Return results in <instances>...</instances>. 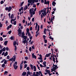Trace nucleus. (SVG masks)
I'll use <instances>...</instances> for the list:
<instances>
[{
	"instance_id": "a211bd4d",
	"label": "nucleus",
	"mask_w": 76,
	"mask_h": 76,
	"mask_svg": "<svg viewBox=\"0 0 76 76\" xmlns=\"http://www.w3.org/2000/svg\"><path fill=\"white\" fill-rule=\"evenodd\" d=\"M2 51H6V47H4V48L2 49Z\"/></svg>"
},
{
	"instance_id": "de8ad7c7",
	"label": "nucleus",
	"mask_w": 76,
	"mask_h": 76,
	"mask_svg": "<svg viewBox=\"0 0 76 76\" xmlns=\"http://www.w3.org/2000/svg\"><path fill=\"white\" fill-rule=\"evenodd\" d=\"M13 61L14 62H15L16 61V58H13Z\"/></svg>"
},
{
	"instance_id": "dca6fc26",
	"label": "nucleus",
	"mask_w": 76,
	"mask_h": 76,
	"mask_svg": "<svg viewBox=\"0 0 76 76\" xmlns=\"http://www.w3.org/2000/svg\"><path fill=\"white\" fill-rule=\"evenodd\" d=\"M54 68L55 69L57 70V69H58V67H57V65H55V66Z\"/></svg>"
},
{
	"instance_id": "4468645a",
	"label": "nucleus",
	"mask_w": 76,
	"mask_h": 76,
	"mask_svg": "<svg viewBox=\"0 0 76 76\" xmlns=\"http://www.w3.org/2000/svg\"><path fill=\"white\" fill-rule=\"evenodd\" d=\"M33 68L34 69V72H36V71H37V68H36V66H33Z\"/></svg>"
},
{
	"instance_id": "9d476101",
	"label": "nucleus",
	"mask_w": 76,
	"mask_h": 76,
	"mask_svg": "<svg viewBox=\"0 0 76 76\" xmlns=\"http://www.w3.org/2000/svg\"><path fill=\"white\" fill-rule=\"evenodd\" d=\"M45 72H48V74H50V70L46 69V70L45 71Z\"/></svg>"
},
{
	"instance_id": "8fccbe9b",
	"label": "nucleus",
	"mask_w": 76,
	"mask_h": 76,
	"mask_svg": "<svg viewBox=\"0 0 76 76\" xmlns=\"http://www.w3.org/2000/svg\"><path fill=\"white\" fill-rule=\"evenodd\" d=\"M29 67H27V70H29Z\"/></svg>"
},
{
	"instance_id": "3c124183",
	"label": "nucleus",
	"mask_w": 76,
	"mask_h": 76,
	"mask_svg": "<svg viewBox=\"0 0 76 76\" xmlns=\"http://www.w3.org/2000/svg\"><path fill=\"white\" fill-rule=\"evenodd\" d=\"M35 11H33V12H32V14L33 15H35Z\"/></svg>"
},
{
	"instance_id": "1a4fd4ad",
	"label": "nucleus",
	"mask_w": 76,
	"mask_h": 76,
	"mask_svg": "<svg viewBox=\"0 0 76 76\" xmlns=\"http://www.w3.org/2000/svg\"><path fill=\"white\" fill-rule=\"evenodd\" d=\"M26 75V72H24L22 74V76H25Z\"/></svg>"
},
{
	"instance_id": "774afa93",
	"label": "nucleus",
	"mask_w": 76,
	"mask_h": 76,
	"mask_svg": "<svg viewBox=\"0 0 76 76\" xmlns=\"http://www.w3.org/2000/svg\"><path fill=\"white\" fill-rule=\"evenodd\" d=\"M53 61H55V58H54V57H53Z\"/></svg>"
},
{
	"instance_id": "f03ea898",
	"label": "nucleus",
	"mask_w": 76,
	"mask_h": 76,
	"mask_svg": "<svg viewBox=\"0 0 76 76\" xmlns=\"http://www.w3.org/2000/svg\"><path fill=\"white\" fill-rule=\"evenodd\" d=\"M12 7H11V6H10L8 7H6L5 8V10H6L7 11H8V12H10L11 10H12Z\"/></svg>"
},
{
	"instance_id": "0eeeda50",
	"label": "nucleus",
	"mask_w": 76,
	"mask_h": 76,
	"mask_svg": "<svg viewBox=\"0 0 76 76\" xmlns=\"http://www.w3.org/2000/svg\"><path fill=\"white\" fill-rule=\"evenodd\" d=\"M50 54L51 55V53H48L47 54H46V55L45 56V57H50Z\"/></svg>"
},
{
	"instance_id": "72a5a7b5",
	"label": "nucleus",
	"mask_w": 76,
	"mask_h": 76,
	"mask_svg": "<svg viewBox=\"0 0 76 76\" xmlns=\"http://www.w3.org/2000/svg\"><path fill=\"white\" fill-rule=\"evenodd\" d=\"M49 38H50V39H52V40H54V39L53 38H52V37L51 36H50L49 37Z\"/></svg>"
},
{
	"instance_id": "9b49d317",
	"label": "nucleus",
	"mask_w": 76,
	"mask_h": 76,
	"mask_svg": "<svg viewBox=\"0 0 76 76\" xmlns=\"http://www.w3.org/2000/svg\"><path fill=\"white\" fill-rule=\"evenodd\" d=\"M56 4V3L55 2V1H53L52 2V5L53 6H55V5Z\"/></svg>"
},
{
	"instance_id": "6ab92c4d",
	"label": "nucleus",
	"mask_w": 76,
	"mask_h": 76,
	"mask_svg": "<svg viewBox=\"0 0 76 76\" xmlns=\"http://www.w3.org/2000/svg\"><path fill=\"white\" fill-rule=\"evenodd\" d=\"M22 38H23V40H25V39H27V36H24Z\"/></svg>"
},
{
	"instance_id": "5701e85b",
	"label": "nucleus",
	"mask_w": 76,
	"mask_h": 76,
	"mask_svg": "<svg viewBox=\"0 0 76 76\" xmlns=\"http://www.w3.org/2000/svg\"><path fill=\"white\" fill-rule=\"evenodd\" d=\"M40 11L41 12H44H44H45V9H44L43 10H41Z\"/></svg>"
},
{
	"instance_id": "864d4df0",
	"label": "nucleus",
	"mask_w": 76,
	"mask_h": 76,
	"mask_svg": "<svg viewBox=\"0 0 76 76\" xmlns=\"http://www.w3.org/2000/svg\"><path fill=\"white\" fill-rule=\"evenodd\" d=\"M6 51H8L9 50V48L7 47L6 48Z\"/></svg>"
},
{
	"instance_id": "052dcab7",
	"label": "nucleus",
	"mask_w": 76,
	"mask_h": 76,
	"mask_svg": "<svg viewBox=\"0 0 76 76\" xmlns=\"http://www.w3.org/2000/svg\"><path fill=\"white\" fill-rule=\"evenodd\" d=\"M32 50V48H31V47H30L29 48V50L30 51H31V50Z\"/></svg>"
},
{
	"instance_id": "f704fd0d",
	"label": "nucleus",
	"mask_w": 76,
	"mask_h": 76,
	"mask_svg": "<svg viewBox=\"0 0 76 76\" xmlns=\"http://www.w3.org/2000/svg\"><path fill=\"white\" fill-rule=\"evenodd\" d=\"M4 66H5V64H3L1 66L2 67H4Z\"/></svg>"
},
{
	"instance_id": "e2e57ef3",
	"label": "nucleus",
	"mask_w": 76,
	"mask_h": 76,
	"mask_svg": "<svg viewBox=\"0 0 76 76\" xmlns=\"http://www.w3.org/2000/svg\"><path fill=\"white\" fill-rule=\"evenodd\" d=\"M25 59H26V60H28V57H25Z\"/></svg>"
},
{
	"instance_id": "bf43d9fd",
	"label": "nucleus",
	"mask_w": 76,
	"mask_h": 76,
	"mask_svg": "<svg viewBox=\"0 0 76 76\" xmlns=\"http://www.w3.org/2000/svg\"><path fill=\"white\" fill-rule=\"evenodd\" d=\"M7 59H9L10 58V57H9V56L8 55V56H7Z\"/></svg>"
},
{
	"instance_id": "338daca9",
	"label": "nucleus",
	"mask_w": 76,
	"mask_h": 76,
	"mask_svg": "<svg viewBox=\"0 0 76 76\" xmlns=\"http://www.w3.org/2000/svg\"><path fill=\"white\" fill-rule=\"evenodd\" d=\"M33 42H34V41H32L30 43V44H33Z\"/></svg>"
},
{
	"instance_id": "412c9836",
	"label": "nucleus",
	"mask_w": 76,
	"mask_h": 76,
	"mask_svg": "<svg viewBox=\"0 0 76 76\" xmlns=\"http://www.w3.org/2000/svg\"><path fill=\"white\" fill-rule=\"evenodd\" d=\"M32 0H28V2L29 3H31Z\"/></svg>"
},
{
	"instance_id": "2eb2a0df",
	"label": "nucleus",
	"mask_w": 76,
	"mask_h": 76,
	"mask_svg": "<svg viewBox=\"0 0 76 76\" xmlns=\"http://www.w3.org/2000/svg\"><path fill=\"white\" fill-rule=\"evenodd\" d=\"M7 42H8V41H7V40L5 41L4 42V45H7Z\"/></svg>"
},
{
	"instance_id": "423d86ee",
	"label": "nucleus",
	"mask_w": 76,
	"mask_h": 76,
	"mask_svg": "<svg viewBox=\"0 0 76 76\" xmlns=\"http://www.w3.org/2000/svg\"><path fill=\"white\" fill-rule=\"evenodd\" d=\"M23 61H22L20 65V70H22V66H23Z\"/></svg>"
},
{
	"instance_id": "c9c22d12",
	"label": "nucleus",
	"mask_w": 76,
	"mask_h": 76,
	"mask_svg": "<svg viewBox=\"0 0 76 76\" xmlns=\"http://www.w3.org/2000/svg\"><path fill=\"white\" fill-rule=\"evenodd\" d=\"M39 26L38 25V28H37V31H39Z\"/></svg>"
},
{
	"instance_id": "f257e3e1",
	"label": "nucleus",
	"mask_w": 76,
	"mask_h": 76,
	"mask_svg": "<svg viewBox=\"0 0 76 76\" xmlns=\"http://www.w3.org/2000/svg\"><path fill=\"white\" fill-rule=\"evenodd\" d=\"M17 31H18V35H19V37H21V34H22V30L20 29V27H18V29Z\"/></svg>"
},
{
	"instance_id": "a878e982",
	"label": "nucleus",
	"mask_w": 76,
	"mask_h": 76,
	"mask_svg": "<svg viewBox=\"0 0 76 76\" xmlns=\"http://www.w3.org/2000/svg\"><path fill=\"white\" fill-rule=\"evenodd\" d=\"M27 66H28V65H27V64H25L24 65V69H25V68H26Z\"/></svg>"
},
{
	"instance_id": "bb28decb",
	"label": "nucleus",
	"mask_w": 76,
	"mask_h": 76,
	"mask_svg": "<svg viewBox=\"0 0 76 76\" xmlns=\"http://www.w3.org/2000/svg\"><path fill=\"white\" fill-rule=\"evenodd\" d=\"M3 26V24H1V23L0 22V28H1Z\"/></svg>"
},
{
	"instance_id": "680f3d73",
	"label": "nucleus",
	"mask_w": 76,
	"mask_h": 76,
	"mask_svg": "<svg viewBox=\"0 0 76 76\" xmlns=\"http://www.w3.org/2000/svg\"><path fill=\"white\" fill-rule=\"evenodd\" d=\"M30 31H31L32 30V27H31L30 28Z\"/></svg>"
},
{
	"instance_id": "7ed1b4c3",
	"label": "nucleus",
	"mask_w": 76,
	"mask_h": 76,
	"mask_svg": "<svg viewBox=\"0 0 76 76\" xmlns=\"http://www.w3.org/2000/svg\"><path fill=\"white\" fill-rule=\"evenodd\" d=\"M17 64L18 63L16 61L15 62V63L13 64V67H14V69H15V70L18 67V66H17Z\"/></svg>"
},
{
	"instance_id": "4be33fe9",
	"label": "nucleus",
	"mask_w": 76,
	"mask_h": 76,
	"mask_svg": "<svg viewBox=\"0 0 76 76\" xmlns=\"http://www.w3.org/2000/svg\"><path fill=\"white\" fill-rule=\"evenodd\" d=\"M26 31L27 33H29V29L28 28H27L26 29Z\"/></svg>"
},
{
	"instance_id": "69168bd1",
	"label": "nucleus",
	"mask_w": 76,
	"mask_h": 76,
	"mask_svg": "<svg viewBox=\"0 0 76 76\" xmlns=\"http://www.w3.org/2000/svg\"><path fill=\"white\" fill-rule=\"evenodd\" d=\"M4 60H5V59H4V60H2V61H1V63H3V62H4Z\"/></svg>"
},
{
	"instance_id": "6e6552de",
	"label": "nucleus",
	"mask_w": 76,
	"mask_h": 76,
	"mask_svg": "<svg viewBox=\"0 0 76 76\" xmlns=\"http://www.w3.org/2000/svg\"><path fill=\"white\" fill-rule=\"evenodd\" d=\"M26 9H28V6L27 5L26 6L24 7V11H25L26 10Z\"/></svg>"
},
{
	"instance_id": "f8f14e48",
	"label": "nucleus",
	"mask_w": 76,
	"mask_h": 76,
	"mask_svg": "<svg viewBox=\"0 0 76 76\" xmlns=\"http://www.w3.org/2000/svg\"><path fill=\"white\" fill-rule=\"evenodd\" d=\"M21 34H22L21 36H21H19V37H21L22 38H23V37L25 36V33H21Z\"/></svg>"
},
{
	"instance_id": "cd10ccee",
	"label": "nucleus",
	"mask_w": 76,
	"mask_h": 76,
	"mask_svg": "<svg viewBox=\"0 0 76 76\" xmlns=\"http://www.w3.org/2000/svg\"><path fill=\"white\" fill-rule=\"evenodd\" d=\"M23 3H24V1L22 2L20 5V7H22V6H23Z\"/></svg>"
},
{
	"instance_id": "79ce46f5",
	"label": "nucleus",
	"mask_w": 76,
	"mask_h": 76,
	"mask_svg": "<svg viewBox=\"0 0 76 76\" xmlns=\"http://www.w3.org/2000/svg\"><path fill=\"white\" fill-rule=\"evenodd\" d=\"M30 73V72H29V71H28L27 72V74L28 75H29Z\"/></svg>"
},
{
	"instance_id": "7c9ffc66",
	"label": "nucleus",
	"mask_w": 76,
	"mask_h": 76,
	"mask_svg": "<svg viewBox=\"0 0 76 76\" xmlns=\"http://www.w3.org/2000/svg\"><path fill=\"white\" fill-rule=\"evenodd\" d=\"M4 64H7V60H6L5 59V60L4 61Z\"/></svg>"
},
{
	"instance_id": "aec40b11",
	"label": "nucleus",
	"mask_w": 76,
	"mask_h": 76,
	"mask_svg": "<svg viewBox=\"0 0 76 76\" xmlns=\"http://www.w3.org/2000/svg\"><path fill=\"white\" fill-rule=\"evenodd\" d=\"M16 44H17V43H16V41H14L13 42V45H14L15 46H16Z\"/></svg>"
},
{
	"instance_id": "ea45409f",
	"label": "nucleus",
	"mask_w": 76,
	"mask_h": 76,
	"mask_svg": "<svg viewBox=\"0 0 76 76\" xmlns=\"http://www.w3.org/2000/svg\"><path fill=\"white\" fill-rule=\"evenodd\" d=\"M22 42L23 43V44H25L26 43V42L25 41H24V40H23L22 41Z\"/></svg>"
},
{
	"instance_id": "473e14b6",
	"label": "nucleus",
	"mask_w": 76,
	"mask_h": 76,
	"mask_svg": "<svg viewBox=\"0 0 76 76\" xmlns=\"http://www.w3.org/2000/svg\"><path fill=\"white\" fill-rule=\"evenodd\" d=\"M15 51H16L17 50V47H16V46H15Z\"/></svg>"
},
{
	"instance_id": "603ef678",
	"label": "nucleus",
	"mask_w": 76,
	"mask_h": 76,
	"mask_svg": "<svg viewBox=\"0 0 76 76\" xmlns=\"http://www.w3.org/2000/svg\"><path fill=\"white\" fill-rule=\"evenodd\" d=\"M26 53H28V49L26 50Z\"/></svg>"
},
{
	"instance_id": "c03bdc74",
	"label": "nucleus",
	"mask_w": 76,
	"mask_h": 76,
	"mask_svg": "<svg viewBox=\"0 0 76 76\" xmlns=\"http://www.w3.org/2000/svg\"><path fill=\"white\" fill-rule=\"evenodd\" d=\"M12 33V31L10 30L8 31V34H10L11 33Z\"/></svg>"
},
{
	"instance_id": "4d7b16f0",
	"label": "nucleus",
	"mask_w": 76,
	"mask_h": 76,
	"mask_svg": "<svg viewBox=\"0 0 76 76\" xmlns=\"http://www.w3.org/2000/svg\"><path fill=\"white\" fill-rule=\"evenodd\" d=\"M9 29H10V27H9V26H8L7 27V30H9Z\"/></svg>"
},
{
	"instance_id": "2f4dec72",
	"label": "nucleus",
	"mask_w": 76,
	"mask_h": 76,
	"mask_svg": "<svg viewBox=\"0 0 76 76\" xmlns=\"http://www.w3.org/2000/svg\"><path fill=\"white\" fill-rule=\"evenodd\" d=\"M4 1H1V4H3V3H4Z\"/></svg>"
},
{
	"instance_id": "ddd939ff",
	"label": "nucleus",
	"mask_w": 76,
	"mask_h": 76,
	"mask_svg": "<svg viewBox=\"0 0 76 76\" xmlns=\"http://www.w3.org/2000/svg\"><path fill=\"white\" fill-rule=\"evenodd\" d=\"M30 67H31V70H34V69L33 68V65H32V64H31L30 65Z\"/></svg>"
},
{
	"instance_id": "a19ab883",
	"label": "nucleus",
	"mask_w": 76,
	"mask_h": 76,
	"mask_svg": "<svg viewBox=\"0 0 76 76\" xmlns=\"http://www.w3.org/2000/svg\"><path fill=\"white\" fill-rule=\"evenodd\" d=\"M32 22H34V21L35 20V19L34 18H32Z\"/></svg>"
},
{
	"instance_id": "20e7f679",
	"label": "nucleus",
	"mask_w": 76,
	"mask_h": 76,
	"mask_svg": "<svg viewBox=\"0 0 76 76\" xmlns=\"http://www.w3.org/2000/svg\"><path fill=\"white\" fill-rule=\"evenodd\" d=\"M31 10H32V8H31L29 10V13L31 14V15L30 18H32L33 17V14H32V12H31Z\"/></svg>"
},
{
	"instance_id": "c85d7f7f",
	"label": "nucleus",
	"mask_w": 76,
	"mask_h": 76,
	"mask_svg": "<svg viewBox=\"0 0 76 76\" xmlns=\"http://www.w3.org/2000/svg\"><path fill=\"white\" fill-rule=\"evenodd\" d=\"M13 58L12 57L9 60H10V61H13Z\"/></svg>"
},
{
	"instance_id": "f3484780",
	"label": "nucleus",
	"mask_w": 76,
	"mask_h": 76,
	"mask_svg": "<svg viewBox=\"0 0 76 76\" xmlns=\"http://www.w3.org/2000/svg\"><path fill=\"white\" fill-rule=\"evenodd\" d=\"M7 54H8V52H6L5 53V54L4 55V57H6V56H7Z\"/></svg>"
},
{
	"instance_id": "49530a36",
	"label": "nucleus",
	"mask_w": 76,
	"mask_h": 76,
	"mask_svg": "<svg viewBox=\"0 0 76 76\" xmlns=\"http://www.w3.org/2000/svg\"><path fill=\"white\" fill-rule=\"evenodd\" d=\"M42 12H41V11H39V15H41V13Z\"/></svg>"
},
{
	"instance_id": "a18cd8bd",
	"label": "nucleus",
	"mask_w": 76,
	"mask_h": 76,
	"mask_svg": "<svg viewBox=\"0 0 76 76\" xmlns=\"http://www.w3.org/2000/svg\"><path fill=\"white\" fill-rule=\"evenodd\" d=\"M55 11H53V12H52V16H53V14H54V13H55Z\"/></svg>"
},
{
	"instance_id": "37998d69",
	"label": "nucleus",
	"mask_w": 76,
	"mask_h": 76,
	"mask_svg": "<svg viewBox=\"0 0 76 76\" xmlns=\"http://www.w3.org/2000/svg\"><path fill=\"white\" fill-rule=\"evenodd\" d=\"M35 3H38V2L39 1V0H35Z\"/></svg>"
},
{
	"instance_id": "4c0bfd02",
	"label": "nucleus",
	"mask_w": 76,
	"mask_h": 76,
	"mask_svg": "<svg viewBox=\"0 0 76 76\" xmlns=\"http://www.w3.org/2000/svg\"><path fill=\"white\" fill-rule=\"evenodd\" d=\"M47 4H48V6H49V4H50V1H47Z\"/></svg>"
},
{
	"instance_id": "c756f323",
	"label": "nucleus",
	"mask_w": 76,
	"mask_h": 76,
	"mask_svg": "<svg viewBox=\"0 0 76 76\" xmlns=\"http://www.w3.org/2000/svg\"><path fill=\"white\" fill-rule=\"evenodd\" d=\"M6 16H4L2 18V20L3 21L5 19Z\"/></svg>"
},
{
	"instance_id": "0e129e2a",
	"label": "nucleus",
	"mask_w": 76,
	"mask_h": 76,
	"mask_svg": "<svg viewBox=\"0 0 76 76\" xmlns=\"http://www.w3.org/2000/svg\"><path fill=\"white\" fill-rule=\"evenodd\" d=\"M23 23H25V20H23Z\"/></svg>"
},
{
	"instance_id": "58836bf2",
	"label": "nucleus",
	"mask_w": 76,
	"mask_h": 76,
	"mask_svg": "<svg viewBox=\"0 0 76 76\" xmlns=\"http://www.w3.org/2000/svg\"><path fill=\"white\" fill-rule=\"evenodd\" d=\"M31 35L30 34V33H28V37H30L31 36Z\"/></svg>"
},
{
	"instance_id": "09e8293b",
	"label": "nucleus",
	"mask_w": 76,
	"mask_h": 76,
	"mask_svg": "<svg viewBox=\"0 0 76 76\" xmlns=\"http://www.w3.org/2000/svg\"><path fill=\"white\" fill-rule=\"evenodd\" d=\"M38 60H42V58H41L40 57H39L38 58Z\"/></svg>"
},
{
	"instance_id": "b1692460",
	"label": "nucleus",
	"mask_w": 76,
	"mask_h": 76,
	"mask_svg": "<svg viewBox=\"0 0 76 76\" xmlns=\"http://www.w3.org/2000/svg\"><path fill=\"white\" fill-rule=\"evenodd\" d=\"M16 23H17L16 21H14L13 23L14 25H16Z\"/></svg>"
},
{
	"instance_id": "e433bc0d",
	"label": "nucleus",
	"mask_w": 76,
	"mask_h": 76,
	"mask_svg": "<svg viewBox=\"0 0 76 76\" xmlns=\"http://www.w3.org/2000/svg\"><path fill=\"white\" fill-rule=\"evenodd\" d=\"M8 72L7 71H5L4 72V75H5V74H7Z\"/></svg>"
},
{
	"instance_id": "13d9d810",
	"label": "nucleus",
	"mask_w": 76,
	"mask_h": 76,
	"mask_svg": "<svg viewBox=\"0 0 76 76\" xmlns=\"http://www.w3.org/2000/svg\"><path fill=\"white\" fill-rule=\"evenodd\" d=\"M10 39H11V40H13V37L12 36H11V37Z\"/></svg>"
},
{
	"instance_id": "393cba45",
	"label": "nucleus",
	"mask_w": 76,
	"mask_h": 76,
	"mask_svg": "<svg viewBox=\"0 0 76 76\" xmlns=\"http://www.w3.org/2000/svg\"><path fill=\"white\" fill-rule=\"evenodd\" d=\"M3 40V39L2 37H0V41H2Z\"/></svg>"
},
{
	"instance_id": "39448f33",
	"label": "nucleus",
	"mask_w": 76,
	"mask_h": 76,
	"mask_svg": "<svg viewBox=\"0 0 76 76\" xmlns=\"http://www.w3.org/2000/svg\"><path fill=\"white\" fill-rule=\"evenodd\" d=\"M11 18L12 19L11 20V23H12V22H13V18H14V15H13L12 14V15H11Z\"/></svg>"
},
{
	"instance_id": "5fc2aeb1",
	"label": "nucleus",
	"mask_w": 76,
	"mask_h": 76,
	"mask_svg": "<svg viewBox=\"0 0 76 76\" xmlns=\"http://www.w3.org/2000/svg\"><path fill=\"white\" fill-rule=\"evenodd\" d=\"M33 7H36V4H34Z\"/></svg>"
},
{
	"instance_id": "6e6d98bb",
	"label": "nucleus",
	"mask_w": 76,
	"mask_h": 76,
	"mask_svg": "<svg viewBox=\"0 0 76 76\" xmlns=\"http://www.w3.org/2000/svg\"><path fill=\"white\" fill-rule=\"evenodd\" d=\"M29 38L30 39H32V36H31Z\"/></svg>"
}]
</instances>
